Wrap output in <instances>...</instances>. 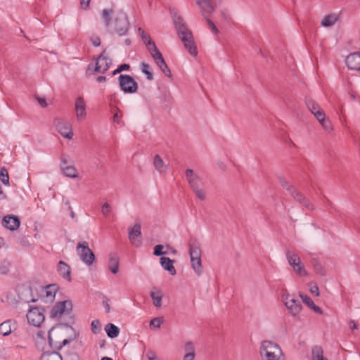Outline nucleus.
<instances>
[{
    "instance_id": "61",
    "label": "nucleus",
    "mask_w": 360,
    "mask_h": 360,
    "mask_svg": "<svg viewBox=\"0 0 360 360\" xmlns=\"http://www.w3.org/2000/svg\"><path fill=\"white\" fill-rule=\"evenodd\" d=\"M6 198V195L3 193L2 188L0 186V200H4Z\"/></svg>"
},
{
    "instance_id": "15",
    "label": "nucleus",
    "mask_w": 360,
    "mask_h": 360,
    "mask_svg": "<svg viewBox=\"0 0 360 360\" xmlns=\"http://www.w3.org/2000/svg\"><path fill=\"white\" fill-rule=\"evenodd\" d=\"M141 229V225L139 224L129 229V239L136 247H140L142 244Z\"/></svg>"
},
{
    "instance_id": "35",
    "label": "nucleus",
    "mask_w": 360,
    "mask_h": 360,
    "mask_svg": "<svg viewBox=\"0 0 360 360\" xmlns=\"http://www.w3.org/2000/svg\"><path fill=\"white\" fill-rule=\"evenodd\" d=\"M12 331L11 321H6L0 324V333L3 335H8Z\"/></svg>"
},
{
    "instance_id": "13",
    "label": "nucleus",
    "mask_w": 360,
    "mask_h": 360,
    "mask_svg": "<svg viewBox=\"0 0 360 360\" xmlns=\"http://www.w3.org/2000/svg\"><path fill=\"white\" fill-rule=\"evenodd\" d=\"M55 125L58 132L64 138L72 139L73 137V131L72 124L68 121L56 120Z\"/></svg>"
},
{
    "instance_id": "25",
    "label": "nucleus",
    "mask_w": 360,
    "mask_h": 360,
    "mask_svg": "<svg viewBox=\"0 0 360 360\" xmlns=\"http://www.w3.org/2000/svg\"><path fill=\"white\" fill-rule=\"evenodd\" d=\"M61 172L64 176L70 179H78L79 172L77 169L72 165L63 166Z\"/></svg>"
},
{
    "instance_id": "23",
    "label": "nucleus",
    "mask_w": 360,
    "mask_h": 360,
    "mask_svg": "<svg viewBox=\"0 0 360 360\" xmlns=\"http://www.w3.org/2000/svg\"><path fill=\"white\" fill-rule=\"evenodd\" d=\"M340 14L333 13L326 15L321 21V25L325 27L333 26L339 20Z\"/></svg>"
},
{
    "instance_id": "32",
    "label": "nucleus",
    "mask_w": 360,
    "mask_h": 360,
    "mask_svg": "<svg viewBox=\"0 0 360 360\" xmlns=\"http://www.w3.org/2000/svg\"><path fill=\"white\" fill-rule=\"evenodd\" d=\"M311 359L312 360H328L323 356V349L320 346H314L312 347Z\"/></svg>"
},
{
    "instance_id": "8",
    "label": "nucleus",
    "mask_w": 360,
    "mask_h": 360,
    "mask_svg": "<svg viewBox=\"0 0 360 360\" xmlns=\"http://www.w3.org/2000/svg\"><path fill=\"white\" fill-rule=\"evenodd\" d=\"M191 264L194 272L200 276L203 273V266L201 260V250L197 245H191L189 249Z\"/></svg>"
},
{
    "instance_id": "59",
    "label": "nucleus",
    "mask_w": 360,
    "mask_h": 360,
    "mask_svg": "<svg viewBox=\"0 0 360 360\" xmlns=\"http://www.w3.org/2000/svg\"><path fill=\"white\" fill-rule=\"evenodd\" d=\"M349 328L352 329V330H354L356 328H357V326H356V323L354 321H351L349 323Z\"/></svg>"
},
{
    "instance_id": "52",
    "label": "nucleus",
    "mask_w": 360,
    "mask_h": 360,
    "mask_svg": "<svg viewBox=\"0 0 360 360\" xmlns=\"http://www.w3.org/2000/svg\"><path fill=\"white\" fill-rule=\"evenodd\" d=\"M207 18V22L210 27V29L212 30V31L216 34L218 33V29L217 28V27L215 26V25L213 23V22L212 20H210L208 17H206Z\"/></svg>"
},
{
    "instance_id": "10",
    "label": "nucleus",
    "mask_w": 360,
    "mask_h": 360,
    "mask_svg": "<svg viewBox=\"0 0 360 360\" xmlns=\"http://www.w3.org/2000/svg\"><path fill=\"white\" fill-rule=\"evenodd\" d=\"M44 310L39 307H32L27 314V319L30 324L39 327L44 321Z\"/></svg>"
},
{
    "instance_id": "55",
    "label": "nucleus",
    "mask_w": 360,
    "mask_h": 360,
    "mask_svg": "<svg viewBox=\"0 0 360 360\" xmlns=\"http://www.w3.org/2000/svg\"><path fill=\"white\" fill-rule=\"evenodd\" d=\"M91 42L94 46H98L101 44L100 38L95 36L91 37Z\"/></svg>"
},
{
    "instance_id": "18",
    "label": "nucleus",
    "mask_w": 360,
    "mask_h": 360,
    "mask_svg": "<svg viewBox=\"0 0 360 360\" xmlns=\"http://www.w3.org/2000/svg\"><path fill=\"white\" fill-rule=\"evenodd\" d=\"M186 178L193 190L205 185L202 179L192 169H188L186 171Z\"/></svg>"
},
{
    "instance_id": "26",
    "label": "nucleus",
    "mask_w": 360,
    "mask_h": 360,
    "mask_svg": "<svg viewBox=\"0 0 360 360\" xmlns=\"http://www.w3.org/2000/svg\"><path fill=\"white\" fill-rule=\"evenodd\" d=\"M174 262L169 257H162L160 258V264L162 268L167 271L171 275L174 276L176 274V271L173 264Z\"/></svg>"
},
{
    "instance_id": "30",
    "label": "nucleus",
    "mask_w": 360,
    "mask_h": 360,
    "mask_svg": "<svg viewBox=\"0 0 360 360\" xmlns=\"http://www.w3.org/2000/svg\"><path fill=\"white\" fill-rule=\"evenodd\" d=\"M139 33L141 35V39L143 41L144 44H146L148 51L150 49H152L153 47L156 46L155 42L150 38V35L148 33H146L143 30L139 28Z\"/></svg>"
},
{
    "instance_id": "58",
    "label": "nucleus",
    "mask_w": 360,
    "mask_h": 360,
    "mask_svg": "<svg viewBox=\"0 0 360 360\" xmlns=\"http://www.w3.org/2000/svg\"><path fill=\"white\" fill-rule=\"evenodd\" d=\"M315 270L316 271L317 273L320 274L321 275H324L326 272L322 266H320L319 268L315 267Z\"/></svg>"
},
{
    "instance_id": "48",
    "label": "nucleus",
    "mask_w": 360,
    "mask_h": 360,
    "mask_svg": "<svg viewBox=\"0 0 360 360\" xmlns=\"http://www.w3.org/2000/svg\"><path fill=\"white\" fill-rule=\"evenodd\" d=\"M161 70V71L162 72V73L168 77H172V73H171V71L169 70V68H168L167 65H163V67H162L161 68H160Z\"/></svg>"
},
{
    "instance_id": "42",
    "label": "nucleus",
    "mask_w": 360,
    "mask_h": 360,
    "mask_svg": "<svg viewBox=\"0 0 360 360\" xmlns=\"http://www.w3.org/2000/svg\"><path fill=\"white\" fill-rule=\"evenodd\" d=\"M91 327L92 332L95 334L99 333L101 329L100 322L98 320H94L91 322Z\"/></svg>"
},
{
    "instance_id": "56",
    "label": "nucleus",
    "mask_w": 360,
    "mask_h": 360,
    "mask_svg": "<svg viewBox=\"0 0 360 360\" xmlns=\"http://www.w3.org/2000/svg\"><path fill=\"white\" fill-rule=\"evenodd\" d=\"M37 99L41 107L45 108L47 106L48 104L45 98L37 97Z\"/></svg>"
},
{
    "instance_id": "14",
    "label": "nucleus",
    "mask_w": 360,
    "mask_h": 360,
    "mask_svg": "<svg viewBox=\"0 0 360 360\" xmlns=\"http://www.w3.org/2000/svg\"><path fill=\"white\" fill-rule=\"evenodd\" d=\"M72 309V303L70 301L66 300L59 302L53 307L51 316L54 318L61 316L63 314L69 312Z\"/></svg>"
},
{
    "instance_id": "62",
    "label": "nucleus",
    "mask_w": 360,
    "mask_h": 360,
    "mask_svg": "<svg viewBox=\"0 0 360 360\" xmlns=\"http://www.w3.org/2000/svg\"><path fill=\"white\" fill-rule=\"evenodd\" d=\"M5 244L4 239L1 237H0V248L3 247Z\"/></svg>"
},
{
    "instance_id": "47",
    "label": "nucleus",
    "mask_w": 360,
    "mask_h": 360,
    "mask_svg": "<svg viewBox=\"0 0 360 360\" xmlns=\"http://www.w3.org/2000/svg\"><path fill=\"white\" fill-rule=\"evenodd\" d=\"M122 117V112L117 110V111L113 115L114 122H116L117 124H120Z\"/></svg>"
},
{
    "instance_id": "28",
    "label": "nucleus",
    "mask_w": 360,
    "mask_h": 360,
    "mask_svg": "<svg viewBox=\"0 0 360 360\" xmlns=\"http://www.w3.org/2000/svg\"><path fill=\"white\" fill-rule=\"evenodd\" d=\"M58 271L63 278L68 281H71L70 266L65 262L60 261L58 264Z\"/></svg>"
},
{
    "instance_id": "54",
    "label": "nucleus",
    "mask_w": 360,
    "mask_h": 360,
    "mask_svg": "<svg viewBox=\"0 0 360 360\" xmlns=\"http://www.w3.org/2000/svg\"><path fill=\"white\" fill-rule=\"evenodd\" d=\"M195 353H186L183 360H194Z\"/></svg>"
},
{
    "instance_id": "22",
    "label": "nucleus",
    "mask_w": 360,
    "mask_h": 360,
    "mask_svg": "<svg viewBox=\"0 0 360 360\" xmlns=\"http://www.w3.org/2000/svg\"><path fill=\"white\" fill-rule=\"evenodd\" d=\"M57 287L55 285H50L45 287L41 292V296L45 302H52L56 296Z\"/></svg>"
},
{
    "instance_id": "64",
    "label": "nucleus",
    "mask_w": 360,
    "mask_h": 360,
    "mask_svg": "<svg viewBox=\"0 0 360 360\" xmlns=\"http://www.w3.org/2000/svg\"><path fill=\"white\" fill-rule=\"evenodd\" d=\"M101 360H113V359L110 357L105 356V357H103L101 359Z\"/></svg>"
},
{
    "instance_id": "37",
    "label": "nucleus",
    "mask_w": 360,
    "mask_h": 360,
    "mask_svg": "<svg viewBox=\"0 0 360 360\" xmlns=\"http://www.w3.org/2000/svg\"><path fill=\"white\" fill-rule=\"evenodd\" d=\"M194 193H195V195L201 200H205L206 199L207 193H206V188L205 185L198 187V188H195L193 190Z\"/></svg>"
},
{
    "instance_id": "51",
    "label": "nucleus",
    "mask_w": 360,
    "mask_h": 360,
    "mask_svg": "<svg viewBox=\"0 0 360 360\" xmlns=\"http://www.w3.org/2000/svg\"><path fill=\"white\" fill-rule=\"evenodd\" d=\"M91 2V0H81L80 1V6L81 8L83 10H87L89 7V4Z\"/></svg>"
},
{
    "instance_id": "6",
    "label": "nucleus",
    "mask_w": 360,
    "mask_h": 360,
    "mask_svg": "<svg viewBox=\"0 0 360 360\" xmlns=\"http://www.w3.org/2000/svg\"><path fill=\"white\" fill-rule=\"evenodd\" d=\"M286 258L289 265L292 267L294 273L297 276L300 277H306L308 276L305 266L297 254L292 251H288Z\"/></svg>"
},
{
    "instance_id": "50",
    "label": "nucleus",
    "mask_w": 360,
    "mask_h": 360,
    "mask_svg": "<svg viewBox=\"0 0 360 360\" xmlns=\"http://www.w3.org/2000/svg\"><path fill=\"white\" fill-rule=\"evenodd\" d=\"M129 69V65L128 64H122L120 65L117 70L114 71V75L119 73L123 70H127Z\"/></svg>"
},
{
    "instance_id": "27",
    "label": "nucleus",
    "mask_w": 360,
    "mask_h": 360,
    "mask_svg": "<svg viewBox=\"0 0 360 360\" xmlns=\"http://www.w3.org/2000/svg\"><path fill=\"white\" fill-rule=\"evenodd\" d=\"M299 295L300 298L302 299V302L311 309H312L314 311L318 313V314H322V310L319 307H318L314 301L307 295H304L301 292L299 293Z\"/></svg>"
},
{
    "instance_id": "29",
    "label": "nucleus",
    "mask_w": 360,
    "mask_h": 360,
    "mask_svg": "<svg viewBox=\"0 0 360 360\" xmlns=\"http://www.w3.org/2000/svg\"><path fill=\"white\" fill-rule=\"evenodd\" d=\"M139 33L141 35V39L143 41L144 44H146L148 51L150 49H152L153 47L156 46L155 42L150 38V35L148 33H146L143 30L139 28Z\"/></svg>"
},
{
    "instance_id": "41",
    "label": "nucleus",
    "mask_w": 360,
    "mask_h": 360,
    "mask_svg": "<svg viewBox=\"0 0 360 360\" xmlns=\"http://www.w3.org/2000/svg\"><path fill=\"white\" fill-rule=\"evenodd\" d=\"M309 292L314 296L318 297L319 295V289L316 283L310 282L308 283Z\"/></svg>"
},
{
    "instance_id": "45",
    "label": "nucleus",
    "mask_w": 360,
    "mask_h": 360,
    "mask_svg": "<svg viewBox=\"0 0 360 360\" xmlns=\"http://www.w3.org/2000/svg\"><path fill=\"white\" fill-rule=\"evenodd\" d=\"M163 245H157L154 248V252L153 254L156 256H160L162 255H165V252L162 251Z\"/></svg>"
},
{
    "instance_id": "38",
    "label": "nucleus",
    "mask_w": 360,
    "mask_h": 360,
    "mask_svg": "<svg viewBox=\"0 0 360 360\" xmlns=\"http://www.w3.org/2000/svg\"><path fill=\"white\" fill-rule=\"evenodd\" d=\"M163 322L164 319L162 317L154 318L150 321V327L152 328H160Z\"/></svg>"
},
{
    "instance_id": "21",
    "label": "nucleus",
    "mask_w": 360,
    "mask_h": 360,
    "mask_svg": "<svg viewBox=\"0 0 360 360\" xmlns=\"http://www.w3.org/2000/svg\"><path fill=\"white\" fill-rule=\"evenodd\" d=\"M347 67L351 70L360 72V56L357 53L349 55L346 58Z\"/></svg>"
},
{
    "instance_id": "46",
    "label": "nucleus",
    "mask_w": 360,
    "mask_h": 360,
    "mask_svg": "<svg viewBox=\"0 0 360 360\" xmlns=\"http://www.w3.org/2000/svg\"><path fill=\"white\" fill-rule=\"evenodd\" d=\"M295 198L301 203H304L305 206H309L308 200H307L305 198L303 197L301 194L297 193L296 196H295Z\"/></svg>"
},
{
    "instance_id": "36",
    "label": "nucleus",
    "mask_w": 360,
    "mask_h": 360,
    "mask_svg": "<svg viewBox=\"0 0 360 360\" xmlns=\"http://www.w3.org/2000/svg\"><path fill=\"white\" fill-rule=\"evenodd\" d=\"M141 69L142 72L146 75L147 79L148 80H152L153 79V73L150 70V66L148 64L143 62L141 63Z\"/></svg>"
},
{
    "instance_id": "3",
    "label": "nucleus",
    "mask_w": 360,
    "mask_h": 360,
    "mask_svg": "<svg viewBox=\"0 0 360 360\" xmlns=\"http://www.w3.org/2000/svg\"><path fill=\"white\" fill-rule=\"evenodd\" d=\"M259 353L263 360H285L281 348L272 341H263L261 343Z\"/></svg>"
},
{
    "instance_id": "17",
    "label": "nucleus",
    "mask_w": 360,
    "mask_h": 360,
    "mask_svg": "<svg viewBox=\"0 0 360 360\" xmlns=\"http://www.w3.org/2000/svg\"><path fill=\"white\" fill-rule=\"evenodd\" d=\"M186 178L193 190L205 185L202 179L192 169H188L186 171Z\"/></svg>"
},
{
    "instance_id": "31",
    "label": "nucleus",
    "mask_w": 360,
    "mask_h": 360,
    "mask_svg": "<svg viewBox=\"0 0 360 360\" xmlns=\"http://www.w3.org/2000/svg\"><path fill=\"white\" fill-rule=\"evenodd\" d=\"M153 165L157 171L160 173L165 172L167 165L165 164L163 160L160 155H156L153 159Z\"/></svg>"
},
{
    "instance_id": "53",
    "label": "nucleus",
    "mask_w": 360,
    "mask_h": 360,
    "mask_svg": "<svg viewBox=\"0 0 360 360\" xmlns=\"http://www.w3.org/2000/svg\"><path fill=\"white\" fill-rule=\"evenodd\" d=\"M64 165H68V160L66 157L62 156L60 159V169H62L63 166Z\"/></svg>"
},
{
    "instance_id": "9",
    "label": "nucleus",
    "mask_w": 360,
    "mask_h": 360,
    "mask_svg": "<svg viewBox=\"0 0 360 360\" xmlns=\"http://www.w3.org/2000/svg\"><path fill=\"white\" fill-rule=\"evenodd\" d=\"M200 7L201 13L209 17L221 4V0H195Z\"/></svg>"
},
{
    "instance_id": "33",
    "label": "nucleus",
    "mask_w": 360,
    "mask_h": 360,
    "mask_svg": "<svg viewBox=\"0 0 360 360\" xmlns=\"http://www.w3.org/2000/svg\"><path fill=\"white\" fill-rule=\"evenodd\" d=\"M105 330L108 334V335L111 338H114L118 336L120 330L117 326H115L112 323H108L105 328Z\"/></svg>"
},
{
    "instance_id": "11",
    "label": "nucleus",
    "mask_w": 360,
    "mask_h": 360,
    "mask_svg": "<svg viewBox=\"0 0 360 360\" xmlns=\"http://www.w3.org/2000/svg\"><path fill=\"white\" fill-rule=\"evenodd\" d=\"M75 117L77 121H84L87 117L86 102L84 96H78L74 102Z\"/></svg>"
},
{
    "instance_id": "57",
    "label": "nucleus",
    "mask_w": 360,
    "mask_h": 360,
    "mask_svg": "<svg viewBox=\"0 0 360 360\" xmlns=\"http://www.w3.org/2000/svg\"><path fill=\"white\" fill-rule=\"evenodd\" d=\"M155 63L157 64V65L161 68L162 67H163V65H166V63L163 58V57L161 58V59H159L156 61H155Z\"/></svg>"
},
{
    "instance_id": "7",
    "label": "nucleus",
    "mask_w": 360,
    "mask_h": 360,
    "mask_svg": "<svg viewBox=\"0 0 360 360\" xmlns=\"http://www.w3.org/2000/svg\"><path fill=\"white\" fill-rule=\"evenodd\" d=\"M76 252L81 261L86 266H91L95 261L94 253L89 248L86 241H82L77 243Z\"/></svg>"
},
{
    "instance_id": "60",
    "label": "nucleus",
    "mask_w": 360,
    "mask_h": 360,
    "mask_svg": "<svg viewBox=\"0 0 360 360\" xmlns=\"http://www.w3.org/2000/svg\"><path fill=\"white\" fill-rule=\"evenodd\" d=\"M105 80H106V78L104 76H100L97 78V81L98 82H105Z\"/></svg>"
},
{
    "instance_id": "39",
    "label": "nucleus",
    "mask_w": 360,
    "mask_h": 360,
    "mask_svg": "<svg viewBox=\"0 0 360 360\" xmlns=\"http://www.w3.org/2000/svg\"><path fill=\"white\" fill-rule=\"evenodd\" d=\"M149 53H150L152 58H153L154 61H156L159 59H161L162 58V53L160 52V51L158 49L157 46H154L152 49H150L148 50Z\"/></svg>"
},
{
    "instance_id": "44",
    "label": "nucleus",
    "mask_w": 360,
    "mask_h": 360,
    "mask_svg": "<svg viewBox=\"0 0 360 360\" xmlns=\"http://www.w3.org/2000/svg\"><path fill=\"white\" fill-rule=\"evenodd\" d=\"M111 211V207L108 202L104 203L101 207V212L104 216H108Z\"/></svg>"
},
{
    "instance_id": "43",
    "label": "nucleus",
    "mask_w": 360,
    "mask_h": 360,
    "mask_svg": "<svg viewBox=\"0 0 360 360\" xmlns=\"http://www.w3.org/2000/svg\"><path fill=\"white\" fill-rule=\"evenodd\" d=\"M184 351L186 353H195L194 345L191 342H186L184 345Z\"/></svg>"
},
{
    "instance_id": "1",
    "label": "nucleus",
    "mask_w": 360,
    "mask_h": 360,
    "mask_svg": "<svg viewBox=\"0 0 360 360\" xmlns=\"http://www.w3.org/2000/svg\"><path fill=\"white\" fill-rule=\"evenodd\" d=\"M101 22L110 32L122 36L129 30V22L127 15L122 11L106 8L102 11Z\"/></svg>"
},
{
    "instance_id": "12",
    "label": "nucleus",
    "mask_w": 360,
    "mask_h": 360,
    "mask_svg": "<svg viewBox=\"0 0 360 360\" xmlns=\"http://www.w3.org/2000/svg\"><path fill=\"white\" fill-rule=\"evenodd\" d=\"M119 82L120 88L124 93L133 94L137 91L138 84L131 76L121 75Z\"/></svg>"
},
{
    "instance_id": "4",
    "label": "nucleus",
    "mask_w": 360,
    "mask_h": 360,
    "mask_svg": "<svg viewBox=\"0 0 360 360\" xmlns=\"http://www.w3.org/2000/svg\"><path fill=\"white\" fill-rule=\"evenodd\" d=\"M281 301L288 311V313L294 316L297 317L302 311L301 302L292 294H290L287 290L283 289L281 293Z\"/></svg>"
},
{
    "instance_id": "5",
    "label": "nucleus",
    "mask_w": 360,
    "mask_h": 360,
    "mask_svg": "<svg viewBox=\"0 0 360 360\" xmlns=\"http://www.w3.org/2000/svg\"><path fill=\"white\" fill-rule=\"evenodd\" d=\"M307 105L310 112L314 115L323 129L328 132L333 131L330 121L326 118V114L319 105L313 100H309Z\"/></svg>"
},
{
    "instance_id": "2",
    "label": "nucleus",
    "mask_w": 360,
    "mask_h": 360,
    "mask_svg": "<svg viewBox=\"0 0 360 360\" xmlns=\"http://www.w3.org/2000/svg\"><path fill=\"white\" fill-rule=\"evenodd\" d=\"M174 21L179 37L183 42L184 47L191 56H196L198 55V49L191 32L186 26L181 18H174Z\"/></svg>"
},
{
    "instance_id": "49",
    "label": "nucleus",
    "mask_w": 360,
    "mask_h": 360,
    "mask_svg": "<svg viewBox=\"0 0 360 360\" xmlns=\"http://www.w3.org/2000/svg\"><path fill=\"white\" fill-rule=\"evenodd\" d=\"M146 355L148 360H156L158 359L156 353L152 350L148 351Z\"/></svg>"
},
{
    "instance_id": "40",
    "label": "nucleus",
    "mask_w": 360,
    "mask_h": 360,
    "mask_svg": "<svg viewBox=\"0 0 360 360\" xmlns=\"http://www.w3.org/2000/svg\"><path fill=\"white\" fill-rule=\"evenodd\" d=\"M0 180L6 186L9 185V176L8 172L6 169L1 168L0 169Z\"/></svg>"
},
{
    "instance_id": "24",
    "label": "nucleus",
    "mask_w": 360,
    "mask_h": 360,
    "mask_svg": "<svg viewBox=\"0 0 360 360\" xmlns=\"http://www.w3.org/2000/svg\"><path fill=\"white\" fill-rule=\"evenodd\" d=\"M119 263L120 258L119 256L115 253L109 254L108 258V269L113 274H116L119 271Z\"/></svg>"
},
{
    "instance_id": "16",
    "label": "nucleus",
    "mask_w": 360,
    "mask_h": 360,
    "mask_svg": "<svg viewBox=\"0 0 360 360\" xmlns=\"http://www.w3.org/2000/svg\"><path fill=\"white\" fill-rule=\"evenodd\" d=\"M110 63V60L105 53H101L95 63L94 72L96 73H104L109 69Z\"/></svg>"
},
{
    "instance_id": "34",
    "label": "nucleus",
    "mask_w": 360,
    "mask_h": 360,
    "mask_svg": "<svg viewBox=\"0 0 360 360\" xmlns=\"http://www.w3.org/2000/svg\"><path fill=\"white\" fill-rule=\"evenodd\" d=\"M40 360H63V359L59 353L51 352L43 353Z\"/></svg>"
},
{
    "instance_id": "63",
    "label": "nucleus",
    "mask_w": 360,
    "mask_h": 360,
    "mask_svg": "<svg viewBox=\"0 0 360 360\" xmlns=\"http://www.w3.org/2000/svg\"><path fill=\"white\" fill-rule=\"evenodd\" d=\"M283 188H286V189H289V188H290V187H289V186H288V183H286V182H285V183H283Z\"/></svg>"
},
{
    "instance_id": "19",
    "label": "nucleus",
    "mask_w": 360,
    "mask_h": 360,
    "mask_svg": "<svg viewBox=\"0 0 360 360\" xmlns=\"http://www.w3.org/2000/svg\"><path fill=\"white\" fill-rule=\"evenodd\" d=\"M20 221L17 216L8 214L4 217L2 225L11 231H15L20 226Z\"/></svg>"
},
{
    "instance_id": "20",
    "label": "nucleus",
    "mask_w": 360,
    "mask_h": 360,
    "mask_svg": "<svg viewBox=\"0 0 360 360\" xmlns=\"http://www.w3.org/2000/svg\"><path fill=\"white\" fill-rule=\"evenodd\" d=\"M150 296L155 307H162V300L164 297V292L160 288L157 287L152 288L150 292Z\"/></svg>"
}]
</instances>
